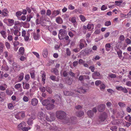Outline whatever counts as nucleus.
<instances>
[{"instance_id": "obj_1", "label": "nucleus", "mask_w": 131, "mask_h": 131, "mask_svg": "<svg viewBox=\"0 0 131 131\" xmlns=\"http://www.w3.org/2000/svg\"><path fill=\"white\" fill-rule=\"evenodd\" d=\"M57 117L60 119H64L66 116V113L64 111H57L56 113Z\"/></svg>"}, {"instance_id": "obj_2", "label": "nucleus", "mask_w": 131, "mask_h": 131, "mask_svg": "<svg viewBox=\"0 0 131 131\" xmlns=\"http://www.w3.org/2000/svg\"><path fill=\"white\" fill-rule=\"evenodd\" d=\"M67 34L66 30L64 29H61L59 31L58 37L60 39H63L64 38L65 36Z\"/></svg>"}, {"instance_id": "obj_3", "label": "nucleus", "mask_w": 131, "mask_h": 131, "mask_svg": "<svg viewBox=\"0 0 131 131\" xmlns=\"http://www.w3.org/2000/svg\"><path fill=\"white\" fill-rule=\"evenodd\" d=\"M46 119L48 121H51L54 120L55 119L54 115L53 113H51L50 114L49 117L48 116H46Z\"/></svg>"}, {"instance_id": "obj_4", "label": "nucleus", "mask_w": 131, "mask_h": 131, "mask_svg": "<svg viewBox=\"0 0 131 131\" xmlns=\"http://www.w3.org/2000/svg\"><path fill=\"white\" fill-rule=\"evenodd\" d=\"M107 117L106 113H104L99 117V118L101 121H104L106 118Z\"/></svg>"}, {"instance_id": "obj_5", "label": "nucleus", "mask_w": 131, "mask_h": 131, "mask_svg": "<svg viewBox=\"0 0 131 131\" xmlns=\"http://www.w3.org/2000/svg\"><path fill=\"white\" fill-rule=\"evenodd\" d=\"M100 74L99 72H96L93 73L92 74L93 78L94 79H98L100 77Z\"/></svg>"}, {"instance_id": "obj_6", "label": "nucleus", "mask_w": 131, "mask_h": 131, "mask_svg": "<svg viewBox=\"0 0 131 131\" xmlns=\"http://www.w3.org/2000/svg\"><path fill=\"white\" fill-rule=\"evenodd\" d=\"M54 107V105L53 104L51 103L50 102V103L47 105L46 106V108L48 110H51L53 109Z\"/></svg>"}, {"instance_id": "obj_7", "label": "nucleus", "mask_w": 131, "mask_h": 131, "mask_svg": "<svg viewBox=\"0 0 131 131\" xmlns=\"http://www.w3.org/2000/svg\"><path fill=\"white\" fill-rule=\"evenodd\" d=\"M61 96L58 95H56L54 96V99L57 104L60 103L61 100Z\"/></svg>"}, {"instance_id": "obj_8", "label": "nucleus", "mask_w": 131, "mask_h": 131, "mask_svg": "<svg viewBox=\"0 0 131 131\" xmlns=\"http://www.w3.org/2000/svg\"><path fill=\"white\" fill-rule=\"evenodd\" d=\"M84 114V112L81 111H78L75 113L76 115L78 117H81L83 116Z\"/></svg>"}, {"instance_id": "obj_9", "label": "nucleus", "mask_w": 131, "mask_h": 131, "mask_svg": "<svg viewBox=\"0 0 131 131\" xmlns=\"http://www.w3.org/2000/svg\"><path fill=\"white\" fill-rule=\"evenodd\" d=\"M105 105L103 104H101L98 106V110L100 112H102L104 109Z\"/></svg>"}, {"instance_id": "obj_10", "label": "nucleus", "mask_w": 131, "mask_h": 131, "mask_svg": "<svg viewBox=\"0 0 131 131\" xmlns=\"http://www.w3.org/2000/svg\"><path fill=\"white\" fill-rule=\"evenodd\" d=\"M38 118L41 120H45V115L42 112H40L38 114Z\"/></svg>"}, {"instance_id": "obj_11", "label": "nucleus", "mask_w": 131, "mask_h": 131, "mask_svg": "<svg viewBox=\"0 0 131 131\" xmlns=\"http://www.w3.org/2000/svg\"><path fill=\"white\" fill-rule=\"evenodd\" d=\"M38 100L36 99L35 98H33L31 101V104L33 106H35L38 104Z\"/></svg>"}, {"instance_id": "obj_12", "label": "nucleus", "mask_w": 131, "mask_h": 131, "mask_svg": "<svg viewBox=\"0 0 131 131\" xmlns=\"http://www.w3.org/2000/svg\"><path fill=\"white\" fill-rule=\"evenodd\" d=\"M105 47L106 50L107 51L110 50L112 48V47L111 46V44L110 43H107L105 44Z\"/></svg>"}, {"instance_id": "obj_13", "label": "nucleus", "mask_w": 131, "mask_h": 131, "mask_svg": "<svg viewBox=\"0 0 131 131\" xmlns=\"http://www.w3.org/2000/svg\"><path fill=\"white\" fill-rule=\"evenodd\" d=\"M73 81V80L72 78L68 77L66 80V82L68 84L70 85L72 84Z\"/></svg>"}, {"instance_id": "obj_14", "label": "nucleus", "mask_w": 131, "mask_h": 131, "mask_svg": "<svg viewBox=\"0 0 131 131\" xmlns=\"http://www.w3.org/2000/svg\"><path fill=\"white\" fill-rule=\"evenodd\" d=\"M23 88L24 89H28L30 87L29 84L27 83L23 82Z\"/></svg>"}, {"instance_id": "obj_15", "label": "nucleus", "mask_w": 131, "mask_h": 131, "mask_svg": "<svg viewBox=\"0 0 131 131\" xmlns=\"http://www.w3.org/2000/svg\"><path fill=\"white\" fill-rule=\"evenodd\" d=\"M25 126V123L23 122L19 124L18 126V128L19 129H22Z\"/></svg>"}, {"instance_id": "obj_16", "label": "nucleus", "mask_w": 131, "mask_h": 131, "mask_svg": "<svg viewBox=\"0 0 131 131\" xmlns=\"http://www.w3.org/2000/svg\"><path fill=\"white\" fill-rule=\"evenodd\" d=\"M48 51L47 49H45L43 50L42 52V55L45 58H46L48 55Z\"/></svg>"}, {"instance_id": "obj_17", "label": "nucleus", "mask_w": 131, "mask_h": 131, "mask_svg": "<svg viewBox=\"0 0 131 131\" xmlns=\"http://www.w3.org/2000/svg\"><path fill=\"white\" fill-rule=\"evenodd\" d=\"M50 102L48 100H45L43 101L42 103L43 105L47 106V105L50 103Z\"/></svg>"}, {"instance_id": "obj_18", "label": "nucleus", "mask_w": 131, "mask_h": 131, "mask_svg": "<svg viewBox=\"0 0 131 131\" xmlns=\"http://www.w3.org/2000/svg\"><path fill=\"white\" fill-rule=\"evenodd\" d=\"M50 78L53 81H58L59 80L58 78H57L54 75H52L50 77Z\"/></svg>"}, {"instance_id": "obj_19", "label": "nucleus", "mask_w": 131, "mask_h": 131, "mask_svg": "<svg viewBox=\"0 0 131 131\" xmlns=\"http://www.w3.org/2000/svg\"><path fill=\"white\" fill-rule=\"evenodd\" d=\"M56 22L59 24H61L63 23V21L62 18L60 17H58L56 19Z\"/></svg>"}, {"instance_id": "obj_20", "label": "nucleus", "mask_w": 131, "mask_h": 131, "mask_svg": "<svg viewBox=\"0 0 131 131\" xmlns=\"http://www.w3.org/2000/svg\"><path fill=\"white\" fill-rule=\"evenodd\" d=\"M63 119V122L65 123H67L69 122L70 123L71 122V120L69 119V118L68 117H66L64 119Z\"/></svg>"}, {"instance_id": "obj_21", "label": "nucleus", "mask_w": 131, "mask_h": 131, "mask_svg": "<svg viewBox=\"0 0 131 131\" xmlns=\"http://www.w3.org/2000/svg\"><path fill=\"white\" fill-rule=\"evenodd\" d=\"M90 24H88L87 25V27L85 26H83V31H84V34H85L86 33V29H90Z\"/></svg>"}, {"instance_id": "obj_22", "label": "nucleus", "mask_w": 131, "mask_h": 131, "mask_svg": "<svg viewBox=\"0 0 131 131\" xmlns=\"http://www.w3.org/2000/svg\"><path fill=\"white\" fill-rule=\"evenodd\" d=\"M117 54L118 55V56L120 59H121L122 58V50H119L117 51Z\"/></svg>"}, {"instance_id": "obj_23", "label": "nucleus", "mask_w": 131, "mask_h": 131, "mask_svg": "<svg viewBox=\"0 0 131 131\" xmlns=\"http://www.w3.org/2000/svg\"><path fill=\"white\" fill-rule=\"evenodd\" d=\"M60 13V12L58 10H54V11L52 13V15L53 17H55L57 15L59 14Z\"/></svg>"}, {"instance_id": "obj_24", "label": "nucleus", "mask_w": 131, "mask_h": 131, "mask_svg": "<svg viewBox=\"0 0 131 131\" xmlns=\"http://www.w3.org/2000/svg\"><path fill=\"white\" fill-rule=\"evenodd\" d=\"M35 40H37L39 39V35L38 34H36L35 33H34L32 35Z\"/></svg>"}, {"instance_id": "obj_25", "label": "nucleus", "mask_w": 131, "mask_h": 131, "mask_svg": "<svg viewBox=\"0 0 131 131\" xmlns=\"http://www.w3.org/2000/svg\"><path fill=\"white\" fill-rule=\"evenodd\" d=\"M64 95L66 96L71 95L72 94V93L71 92L66 91H64Z\"/></svg>"}, {"instance_id": "obj_26", "label": "nucleus", "mask_w": 131, "mask_h": 131, "mask_svg": "<svg viewBox=\"0 0 131 131\" xmlns=\"http://www.w3.org/2000/svg\"><path fill=\"white\" fill-rule=\"evenodd\" d=\"M105 84L102 82V83L100 85V89L102 91H103L105 89Z\"/></svg>"}, {"instance_id": "obj_27", "label": "nucleus", "mask_w": 131, "mask_h": 131, "mask_svg": "<svg viewBox=\"0 0 131 131\" xmlns=\"http://www.w3.org/2000/svg\"><path fill=\"white\" fill-rule=\"evenodd\" d=\"M46 90L50 94L52 92L51 88L48 86L46 87Z\"/></svg>"}, {"instance_id": "obj_28", "label": "nucleus", "mask_w": 131, "mask_h": 131, "mask_svg": "<svg viewBox=\"0 0 131 131\" xmlns=\"http://www.w3.org/2000/svg\"><path fill=\"white\" fill-rule=\"evenodd\" d=\"M123 2V1L122 0H119L118 1H115V4L118 6H119Z\"/></svg>"}, {"instance_id": "obj_29", "label": "nucleus", "mask_w": 131, "mask_h": 131, "mask_svg": "<svg viewBox=\"0 0 131 131\" xmlns=\"http://www.w3.org/2000/svg\"><path fill=\"white\" fill-rule=\"evenodd\" d=\"M52 70V71H51L52 72H54L55 75H59L58 71V70L56 68H53Z\"/></svg>"}, {"instance_id": "obj_30", "label": "nucleus", "mask_w": 131, "mask_h": 131, "mask_svg": "<svg viewBox=\"0 0 131 131\" xmlns=\"http://www.w3.org/2000/svg\"><path fill=\"white\" fill-rule=\"evenodd\" d=\"M0 33L3 38H6V32L4 30H2L0 32Z\"/></svg>"}, {"instance_id": "obj_31", "label": "nucleus", "mask_w": 131, "mask_h": 131, "mask_svg": "<svg viewBox=\"0 0 131 131\" xmlns=\"http://www.w3.org/2000/svg\"><path fill=\"white\" fill-rule=\"evenodd\" d=\"M108 76L112 78H116V74L111 73L108 75Z\"/></svg>"}, {"instance_id": "obj_32", "label": "nucleus", "mask_w": 131, "mask_h": 131, "mask_svg": "<svg viewBox=\"0 0 131 131\" xmlns=\"http://www.w3.org/2000/svg\"><path fill=\"white\" fill-rule=\"evenodd\" d=\"M19 51L20 52V53L21 55H23L24 52V48L23 47H20L19 49Z\"/></svg>"}, {"instance_id": "obj_33", "label": "nucleus", "mask_w": 131, "mask_h": 131, "mask_svg": "<svg viewBox=\"0 0 131 131\" xmlns=\"http://www.w3.org/2000/svg\"><path fill=\"white\" fill-rule=\"evenodd\" d=\"M33 16L31 15H28L27 16V18L26 21H30L31 18H32Z\"/></svg>"}, {"instance_id": "obj_34", "label": "nucleus", "mask_w": 131, "mask_h": 131, "mask_svg": "<svg viewBox=\"0 0 131 131\" xmlns=\"http://www.w3.org/2000/svg\"><path fill=\"white\" fill-rule=\"evenodd\" d=\"M107 9V6L105 5H103L101 7V9L102 10L104 11Z\"/></svg>"}, {"instance_id": "obj_35", "label": "nucleus", "mask_w": 131, "mask_h": 131, "mask_svg": "<svg viewBox=\"0 0 131 131\" xmlns=\"http://www.w3.org/2000/svg\"><path fill=\"white\" fill-rule=\"evenodd\" d=\"M118 104L119 106L121 107H124L126 106V105L124 103L122 102H119Z\"/></svg>"}, {"instance_id": "obj_36", "label": "nucleus", "mask_w": 131, "mask_h": 131, "mask_svg": "<svg viewBox=\"0 0 131 131\" xmlns=\"http://www.w3.org/2000/svg\"><path fill=\"white\" fill-rule=\"evenodd\" d=\"M24 74L23 73H21L20 74V75L19 78V80L20 81L22 80L24 78Z\"/></svg>"}, {"instance_id": "obj_37", "label": "nucleus", "mask_w": 131, "mask_h": 131, "mask_svg": "<svg viewBox=\"0 0 131 131\" xmlns=\"http://www.w3.org/2000/svg\"><path fill=\"white\" fill-rule=\"evenodd\" d=\"M8 21L9 22V23L10 24V25H9V26H12L14 23V20L13 19H8Z\"/></svg>"}, {"instance_id": "obj_38", "label": "nucleus", "mask_w": 131, "mask_h": 131, "mask_svg": "<svg viewBox=\"0 0 131 131\" xmlns=\"http://www.w3.org/2000/svg\"><path fill=\"white\" fill-rule=\"evenodd\" d=\"M41 14L42 15L41 17V18H44V15H45L46 13V11L45 10L43 9H42L40 11Z\"/></svg>"}, {"instance_id": "obj_39", "label": "nucleus", "mask_w": 131, "mask_h": 131, "mask_svg": "<svg viewBox=\"0 0 131 131\" xmlns=\"http://www.w3.org/2000/svg\"><path fill=\"white\" fill-rule=\"evenodd\" d=\"M4 45L3 43H0V53H2L3 51V47Z\"/></svg>"}, {"instance_id": "obj_40", "label": "nucleus", "mask_w": 131, "mask_h": 131, "mask_svg": "<svg viewBox=\"0 0 131 131\" xmlns=\"http://www.w3.org/2000/svg\"><path fill=\"white\" fill-rule=\"evenodd\" d=\"M102 83L100 80H97L95 82V84L96 86H98L101 85Z\"/></svg>"}, {"instance_id": "obj_41", "label": "nucleus", "mask_w": 131, "mask_h": 131, "mask_svg": "<svg viewBox=\"0 0 131 131\" xmlns=\"http://www.w3.org/2000/svg\"><path fill=\"white\" fill-rule=\"evenodd\" d=\"M125 118L130 122H131V117L130 115H128L125 117Z\"/></svg>"}, {"instance_id": "obj_42", "label": "nucleus", "mask_w": 131, "mask_h": 131, "mask_svg": "<svg viewBox=\"0 0 131 131\" xmlns=\"http://www.w3.org/2000/svg\"><path fill=\"white\" fill-rule=\"evenodd\" d=\"M32 119L31 118H30L28 119L27 122L28 124L29 125H31L32 123Z\"/></svg>"}, {"instance_id": "obj_43", "label": "nucleus", "mask_w": 131, "mask_h": 131, "mask_svg": "<svg viewBox=\"0 0 131 131\" xmlns=\"http://www.w3.org/2000/svg\"><path fill=\"white\" fill-rule=\"evenodd\" d=\"M41 77L42 78V80L43 82H45L46 80V75L44 73H43L42 74Z\"/></svg>"}, {"instance_id": "obj_44", "label": "nucleus", "mask_w": 131, "mask_h": 131, "mask_svg": "<svg viewBox=\"0 0 131 131\" xmlns=\"http://www.w3.org/2000/svg\"><path fill=\"white\" fill-rule=\"evenodd\" d=\"M6 93L8 95H11L13 92L12 91H10L8 89L6 90Z\"/></svg>"}, {"instance_id": "obj_45", "label": "nucleus", "mask_w": 131, "mask_h": 131, "mask_svg": "<svg viewBox=\"0 0 131 131\" xmlns=\"http://www.w3.org/2000/svg\"><path fill=\"white\" fill-rule=\"evenodd\" d=\"M100 58L99 56L97 55L95 57H94L92 59V60L93 61H95V60L99 59Z\"/></svg>"}, {"instance_id": "obj_46", "label": "nucleus", "mask_w": 131, "mask_h": 131, "mask_svg": "<svg viewBox=\"0 0 131 131\" xmlns=\"http://www.w3.org/2000/svg\"><path fill=\"white\" fill-rule=\"evenodd\" d=\"M30 129V127H25V126L24 128H23L21 130L23 131H27L29 129Z\"/></svg>"}, {"instance_id": "obj_47", "label": "nucleus", "mask_w": 131, "mask_h": 131, "mask_svg": "<svg viewBox=\"0 0 131 131\" xmlns=\"http://www.w3.org/2000/svg\"><path fill=\"white\" fill-rule=\"evenodd\" d=\"M80 17L81 20L83 21H85L86 19L85 17L82 15H80Z\"/></svg>"}, {"instance_id": "obj_48", "label": "nucleus", "mask_w": 131, "mask_h": 131, "mask_svg": "<svg viewBox=\"0 0 131 131\" xmlns=\"http://www.w3.org/2000/svg\"><path fill=\"white\" fill-rule=\"evenodd\" d=\"M21 84L18 83L16 84L15 85V87L16 89H18L21 86Z\"/></svg>"}, {"instance_id": "obj_49", "label": "nucleus", "mask_w": 131, "mask_h": 131, "mask_svg": "<svg viewBox=\"0 0 131 131\" xmlns=\"http://www.w3.org/2000/svg\"><path fill=\"white\" fill-rule=\"evenodd\" d=\"M127 45L124 43H122V45L121 46L122 49L123 50H125V49L126 47L127 46Z\"/></svg>"}, {"instance_id": "obj_50", "label": "nucleus", "mask_w": 131, "mask_h": 131, "mask_svg": "<svg viewBox=\"0 0 131 131\" xmlns=\"http://www.w3.org/2000/svg\"><path fill=\"white\" fill-rule=\"evenodd\" d=\"M117 128V127L116 126H113L110 128V129L112 131H116V130Z\"/></svg>"}, {"instance_id": "obj_51", "label": "nucleus", "mask_w": 131, "mask_h": 131, "mask_svg": "<svg viewBox=\"0 0 131 131\" xmlns=\"http://www.w3.org/2000/svg\"><path fill=\"white\" fill-rule=\"evenodd\" d=\"M69 20L71 21L73 24H74L76 22L75 18L74 17H73L71 19Z\"/></svg>"}, {"instance_id": "obj_52", "label": "nucleus", "mask_w": 131, "mask_h": 131, "mask_svg": "<svg viewBox=\"0 0 131 131\" xmlns=\"http://www.w3.org/2000/svg\"><path fill=\"white\" fill-rule=\"evenodd\" d=\"M111 25V22L110 21H107L105 22V25L106 26H108Z\"/></svg>"}, {"instance_id": "obj_53", "label": "nucleus", "mask_w": 131, "mask_h": 131, "mask_svg": "<svg viewBox=\"0 0 131 131\" xmlns=\"http://www.w3.org/2000/svg\"><path fill=\"white\" fill-rule=\"evenodd\" d=\"M19 115L21 116V117L23 118L25 117V113L23 112H21L20 113H19Z\"/></svg>"}, {"instance_id": "obj_54", "label": "nucleus", "mask_w": 131, "mask_h": 131, "mask_svg": "<svg viewBox=\"0 0 131 131\" xmlns=\"http://www.w3.org/2000/svg\"><path fill=\"white\" fill-rule=\"evenodd\" d=\"M51 13V12L50 10L48 9L47 10L46 12V15H48V16H49L50 15Z\"/></svg>"}, {"instance_id": "obj_55", "label": "nucleus", "mask_w": 131, "mask_h": 131, "mask_svg": "<svg viewBox=\"0 0 131 131\" xmlns=\"http://www.w3.org/2000/svg\"><path fill=\"white\" fill-rule=\"evenodd\" d=\"M107 91L108 92L110 93L111 94H112L114 92V91L110 89H107Z\"/></svg>"}, {"instance_id": "obj_56", "label": "nucleus", "mask_w": 131, "mask_h": 131, "mask_svg": "<svg viewBox=\"0 0 131 131\" xmlns=\"http://www.w3.org/2000/svg\"><path fill=\"white\" fill-rule=\"evenodd\" d=\"M125 41L127 44H131V40L130 39L128 38H127L126 39Z\"/></svg>"}, {"instance_id": "obj_57", "label": "nucleus", "mask_w": 131, "mask_h": 131, "mask_svg": "<svg viewBox=\"0 0 131 131\" xmlns=\"http://www.w3.org/2000/svg\"><path fill=\"white\" fill-rule=\"evenodd\" d=\"M7 14V9H4L2 11V15H5Z\"/></svg>"}, {"instance_id": "obj_58", "label": "nucleus", "mask_w": 131, "mask_h": 131, "mask_svg": "<svg viewBox=\"0 0 131 131\" xmlns=\"http://www.w3.org/2000/svg\"><path fill=\"white\" fill-rule=\"evenodd\" d=\"M8 108L10 109H12L13 108L12 104L9 103L8 104Z\"/></svg>"}, {"instance_id": "obj_59", "label": "nucleus", "mask_w": 131, "mask_h": 131, "mask_svg": "<svg viewBox=\"0 0 131 131\" xmlns=\"http://www.w3.org/2000/svg\"><path fill=\"white\" fill-rule=\"evenodd\" d=\"M22 14V12L20 11H18L16 13V15L17 17H18L21 15Z\"/></svg>"}, {"instance_id": "obj_60", "label": "nucleus", "mask_w": 131, "mask_h": 131, "mask_svg": "<svg viewBox=\"0 0 131 131\" xmlns=\"http://www.w3.org/2000/svg\"><path fill=\"white\" fill-rule=\"evenodd\" d=\"M71 52L69 48H67L66 49V53L67 55L70 56L71 54Z\"/></svg>"}, {"instance_id": "obj_61", "label": "nucleus", "mask_w": 131, "mask_h": 131, "mask_svg": "<svg viewBox=\"0 0 131 131\" xmlns=\"http://www.w3.org/2000/svg\"><path fill=\"white\" fill-rule=\"evenodd\" d=\"M13 31H14V35L16 36H17V34L19 32V31L18 30H13Z\"/></svg>"}, {"instance_id": "obj_62", "label": "nucleus", "mask_w": 131, "mask_h": 131, "mask_svg": "<svg viewBox=\"0 0 131 131\" xmlns=\"http://www.w3.org/2000/svg\"><path fill=\"white\" fill-rule=\"evenodd\" d=\"M85 62V61L81 59H79V64H83Z\"/></svg>"}, {"instance_id": "obj_63", "label": "nucleus", "mask_w": 131, "mask_h": 131, "mask_svg": "<svg viewBox=\"0 0 131 131\" xmlns=\"http://www.w3.org/2000/svg\"><path fill=\"white\" fill-rule=\"evenodd\" d=\"M32 53L36 56L37 58H39V55L38 53L35 52H33Z\"/></svg>"}, {"instance_id": "obj_64", "label": "nucleus", "mask_w": 131, "mask_h": 131, "mask_svg": "<svg viewBox=\"0 0 131 131\" xmlns=\"http://www.w3.org/2000/svg\"><path fill=\"white\" fill-rule=\"evenodd\" d=\"M84 79V77L83 75H80L79 78V79L81 81H82Z\"/></svg>"}]
</instances>
